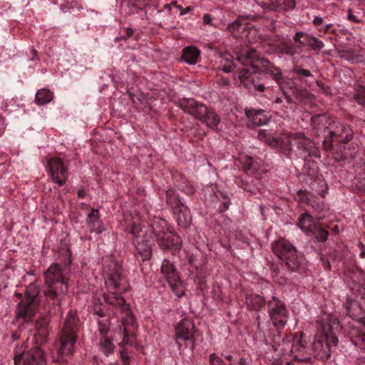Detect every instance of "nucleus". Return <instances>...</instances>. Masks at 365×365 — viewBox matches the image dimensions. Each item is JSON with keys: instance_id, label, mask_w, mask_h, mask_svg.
Segmentation results:
<instances>
[{"instance_id": "nucleus-41", "label": "nucleus", "mask_w": 365, "mask_h": 365, "mask_svg": "<svg viewBox=\"0 0 365 365\" xmlns=\"http://www.w3.org/2000/svg\"><path fill=\"white\" fill-rule=\"evenodd\" d=\"M120 358L122 359L123 361L128 364L130 363V357L128 355V353L125 351V350L122 349L120 351Z\"/></svg>"}, {"instance_id": "nucleus-19", "label": "nucleus", "mask_w": 365, "mask_h": 365, "mask_svg": "<svg viewBox=\"0 0 365 365\" xmlns=\"http://www.w3.org/2000/svg\"><path fill=\"white\" fill-rule=\"evenodd\" d=\"M86 223L91 232L101 233L106 231V227L100 219L98 209L92 208L87 216Z\"/></svg>"}, {"instance_id": "nucleus-32", "label": "nucleus", "mask_w": 365, "mask_h": 365, "mask_svg": "<svg viewBox=\"0 0 365 365\" xmlns=\"http://www.w3.org/2000/svg\"><path fill=\"white\" fill-rule=\"evenodd\" d=\"M247 29V26H245L242 21L240 19L234 21L231 24H228L227 29L232 32L235 36H242V32Z\"/></svg>"}, {"instance_id": "nucleus-53", "label": "nucleus", "mask_w": 365, "mask_h": 365, "mask_svg": "<svg viewBox=\"0 0 365 365\" xmlns=\"http://www.w3.org/2000/svg\"><path fill=\"white\" fill-rule=\"evenodd\" d=\"M133 34V31L131 29L128 28L127 29V31H126V34L128 36H131Z\"/></svg>"}, {"instance_id": "nucleus-45", "label": "nucleus", "mask_w": 365, "mask_h": 365, "mask_svg": "<svg viewBox=\"0 0 365 365\" xmlns=\"http://www.w3.org/2000/svg\"><path fill=\"white\" fill-rule=\"evenodd\" d=\"M359 247H360V257L361 258H365V246L360 242L359 243Z\"/></svg>"}, {"instance_id": "nucleus-27", "label": "nucleus", "mask_w": 365, "mask_h": 365, "mask_svg": "<svg viewBox=\"0 0 365 365\" xmlns=\"http://www.w3.org/2000/svg\"><path fill=\"white\" fill-rule=\"evenodd\" d=\"M267 3L271 9L275 10L277 9H288L294 7L295 4L294 0H269Z\"/></svg>"}, {"instance_id": "nucleus-15", "label": "nucleus", "mask_w": 365, "mask_h": 365, "mask_svg": "<svg viewBox=\"0 0 365 365\" xmlns=\"http://www.w3.org/2000/svg\"><path fill=\"white\" fill-rule=\"evenodd\" d=\"M67 292L68 284L65 280H63L58 281L52 285H48L45 290V295L47 300L51 301L53 304H59Z\"/></svg>"}, {"instance_id": "nucleus-47", "label": "nucleus", "mask_w": 365, "mask_h": 365, "mask_svg": "<svg viewBox=\"0 0 365 365\" xmlns=\"http://www.w3.org/2000/svg\"><path fill=\"white\" fill-rule=\"evenodd\" d=\"M222 355L225 359L230 361V363L233 362L235 360V359H233V356L230 354L225 353V354H223Z\"/></svg>"}, {"instance_id": "nucleus-20", "label": "nucleus", "mask_w": 365, "mask_h": 365, "mask_svg": "<svg viewBox=\"0 0 365 365\" xmlns=\"http://www.w3.org/2000/svg\"><path fill=\"white\" fill-rule=\"evenodd\" d=\"M245 112L249 119V124L253 126L267 125L269 121V118L263 110L245 109Z\"/></svg>"}, {"instance_id": "nucleus-12", "label": "nucleus", "mask_w": 365, "mask_h": 365, "mask_svg": "<svg viewBox=\"0 0 365 365\" xmlns=\"http://www.w3.org/2000/svg\"><path fill=\"white\" fill-rule=\"evenodd\" d=\"M269 314L274 327H284L287 322V312L284 304L275 297L269 303Z\"/></svg>"}, {"instance_id": "nucleus-21", "label": "nucleus", "mask_w": 365, "mask_h": 365, "mask_svg": "<svg viewBox=\"0 0 365 365\" xmlns=\"http://www.w3.org/2000/svg\"><path fill=\"white\" fill-rule=\"evenodd\" d=\"M290 351L294 359L299 361H307L310 359L309 356L305 352V346L301 338L298 336L294 338Z\"/></svg>"}, {"instance_id": "nucleus-6", "label": "nucleus", "mask_w": 365, "mask_h": 365, "mask_svg": "<svg viewBox=\"0 0 365 365\" xmlns=\"http://www.w3.org/2000/svg\"><path fill=\"white\" fill-rule=\"evenodd\" d=\"M180 106L185 112L199 118L209 128H215L220 123V118L217 115L193 98L182 99Z\"/></svg>"}, {"instance_id": "nucleus-40", "label": "nucleus", "mask_w": 365, "mask_h": 365, "mask_svg": "<svg viewBox=\"0 0 365 365\" xmlns=\"http://www.w3.org/2000/svg\"><path fill=\"white\" fill-rule=\"evenodd\" d=\"M229 365H252L251 360H247L244 357L240 358L238 360H235L233 362L229 364Z\"/></svg>"}, {"instance_id": "nucleus-23", "label": "nucleus", "mask_w": 365, "mask_h": 365, "mask_svg": "<svg viewBox=\"0 0 365 365\" xmlns=\"http://www.w3.org/2000/svg\"><path fill=\"white\" fill-rule=\"evenodd\" d=\"M174 213L178 225L187 228L190 225L192 219L187 207L184 205L180 206L178 202L177 207L174 210Z\"/></svg>"}, {"instance_id": "nucleus-25", "label": "nucleus", "mask_w": 365, "mask_h": 365, "mask_svg": "<svg viewBox=\"0 0 365 365\" xmlns=\"http://www.w3.org/2000/svg\"><path fill=\"white\" fill-rule=\"evenodd\" d=\"M200 50L193 46H187L182 51V59L190 65H195L200 58Z\"/></svg>"}, {"instance_id": "nucleus-17", "label": "nucleus", "mask_w": 365, "mask_h": 365, "mask_svg": "<svg viewBox=\"0 0 365 365\" xmlns=\"http://www.w3.org/2000/svg\"><path fill=\"white\" fill-rule=\"evenodd\" d=\"M318 225L319 220L308 213H304L298 218L297 225L307 236H314Z\"/></svg>"}, {"instance_id": "nucleus-38", "label": "nucleus", "mask_w": 365, "mask_h": 365, "mask_svg": "<svg viewBox=\"0 0 365 365\" xmlns=\"http://www.w3.org/2000/svg\"><path fill=\"white\" fill-rule=\"evenodd\" d=\"M351 341L356 346L365 349V336L364 334H359L357 336L352 338Z\"/></svg>"}, {"instance_id": "nucleus-4", "label": "nucleus", "mask_w": 365, "mask_h": 365, "mask_svg": "<svg viewBox=\"0 0 365 365\" xmlns=\"http://www.w3.org/2000/svg\"><path fill=\"white\" fill-rule=\"evenodd\" d=\"M104 299L106 303L115 307L123 315L121 317V325L115 331L122 339V342L119 343V346L126 344L136 346L137 344L134 341V338L138 325L130 310L129 305L125 304V299L121 296L113 292L105 294Z\"/></svg>"}, {"instance_id": "nucleus-30", "label": "nucleus", "mask_w": 365, "mask_h": 365, "mask_svg": "<svg viewBox=\"0 0 365 365\" xmlns=\"http://www.w3.org/2000/svg\"><path fill=\"white\" fill-rule=\"evenodd\" d=\"M263 297L257 294H250L246 297V303L251 309H259L263 304Z\"/></svg>"}, {"instance_id": "nucleus-26", "label": "nucleus", "mask_w": 365, "mask_h": 365, "mask_svg": "<svg viewBox=\"0 0 365 365\" xmlns=\"http://www.w3.org/2000/svg\"><path fill=\"white\" fill-rule=\"evenodd\" d=\"M53 98V93L48 89L38 90L35 96V101L38 105H44L49 103Z\"/></svg>"}, {"instance_id": "nucleus-49", "label": "nucleus", "mask_w": 365, "mask_h": 365, "mask_svg": "<svg viewBox=\"0 0 365 365\" xmlns=\"http://www.w3.org/2000/svg\"><path fill=\"white\" fill-rule=\"evenodd\" d=\"M322 262H323V265H324V268L326 269L329 270L331 267L329 262L324 260V259H322Z\"/></svg>"}, {"instance_id": "nucleus-24", "label": "nucleus", "mask_w": 365, "mask_h": 365, "mask_svg": "<svg viewBox=\"0 0 365 365\" xmlns=\"http://www.w3.org/2000/svg\"><path fill=\"white\" fill-rule=\"evenodd\" d=\"M258 138L259 140L264 142L265 143L273 148L279 146L285 148L286 146V140L284 138H276L271 133H268L265 130H259Z\"/></svg>"}, {"instance_id": "nucleus-9", "label": "nucleus", "mask_w": 365, "mask_h": 365, "mask_svg": "<svg viewBox=\"0 0 365 365\" xmlns=\"http://www.w3.org/2000/svg\"><path fill=\"white\" fill-rule=\"evenodd\" d=\"M160 272L175 294L178 297L183 296L185 294L183 282L180 279L175 264L165 259L162 262Z\"/></svg>"}, {"instance_id": "nucleus-46", "label": "nucleus", "mask_w": 365, "mask_h": 365, "mask_svg": "<svg viewBox=\"0 0 365 365\" xmlns=\"http://www.w3.org/2000/svg\"><path fill=\"white\" fill-rule=\"evenodd\" d=\"M314 24L319 26L323 23V19L319 16H316L313 20Z\"/></svg>"}, {"instance_id": "nucleus-34", "label": "nucleus", "mask_w": 365, "mask_h": 365, "mask_svg": "<svg viewBox=\"0 0 365 365\" xmlns=\"http://www.w3.org/2000/svg\"><path fill=\"white\" fill-rule=\"evenodd\" d=\"M354 96L358 103L365 105V83L357 87Z\"/></svg>"}, {"instance_id": "nucleus-28", "label": "nucleus", "mask_w": 365, "mask_h": 365, "mask_svg": "<svg viewBox=\"0 0 365 365\" xmlns=\"http://www.w3.org/2000/svg\"><path fill=\"white\" fill-rule=\"evenodd\" d=\"M100 350L107 356L113 353L115 346L107 336H102L99 341Z\"/></svg>"}, {"instance_id": "nucleus-3", "label": "nucleus", "mask_w": 365, "mask_h": 365, "mask_svg": "<svg viewBox=\"0 0 365 365\" xmlns=\"http://www.w3.org/2000/svg\"><path fill=\"white\" fill-rule=\"evenodd\" d=\"M339 327V321L329 314H324L322 317V324L315 335L312 344V351L314 357L327 360L331 356L332 347L338 344L336 330Z\"/></svg>"}, {"instance_id": "nucleus-33", "label": "nucleus", "mask_w": 365, "mask_h": 365, "mask_svg": "<svg viewBox=\"0 0 365 365\" xmlns=\"http://www.w3.org/2000/svg\"><path fill=\"white\" fill-rule=\"evenodd\" d=\"M220 63L222 65V70L225 73H230L232 67L235 66L233 58L228 53H224L221 56Z\"/></svg>"}, {"instance_id": "nucleus-48", "label": "nucleus", "mask_w": 365, "mask_h": 365, "mask_svg": "<svg viewBox=\"0 0 365 365\" xmlns=\"http://www.w3.org/2000/svg\"><path fill=\"white\" fill-rule=\"evenodd\" d=\"M211 20H212L211 17L209 14H205L203 16V21L205 24H210Z\"/></svg>"}, {"instance_id": "nucleus-18", "label": "nucleus", "mask_w": 365, "mask_h": 365, "mask_svg": "<svg viewBox=\"0 0 365 365\" xmlns=\"http://www.w3.org/2000/svg\"><path fill=\"white\" fill-rule=\"evenodd\" d=\"M108 279H106L105 284L108 289H115L119 285V282L121 279L122 268L118 263L112 264V269L106 267L104 269Z\"/></svg>"}, {"instance_id": "nucleus-11", "label": "nucleus", "mask_w": 365, "mask_h": 365, "mask_svg": "<svg viewBox=\"0 0 365 365\" xmlns=\"http://www.w3.org/2000/svg\"><path fill=\"white\" fill-rule=\"evenodd\" d=\"M38 302L21 300L16 309L15 321L25 328L33 322L36 313Z\"/></svg>"}, {"instance_id": "nucleus-63", "label": "nucleus", "mask_w": 365, "mask_h": 365, "mask_svg": "<svg viewBox=\"0 0 365 365\" xmlns=\"http://www.w3.org/2000/svg\"><path fill=\"white\" fill-rule=\"evenodd\" d=\"M348 312H349V314H351V310L350 309L348 310Z\"/></svg>"}, {"instance_id": "nucleus-14", "label": "nucleus", "mask_w": 365, "mask_h": 365, "mask_svg": "<svg viewBox=\"0 0 365 365\" xmlns=\"http://www.w3.org/2000/svg\"><path fill=\"white\" fill-rule=\"evenodd\" d=\"M328 133L329 137L327 136L326 139L323 140L324 144L329 143V140L331 142L337 141L346 143L352 138L349 130L336 121H333L331 128H328Z\"/></svg>"}, {"instance_id": "nucleus-37", "label": "nucleus", "mask_w": 365, "mask_h": 365, "mask_svg": "<svg viewBox=\"0 0 365 365\" xmlns=\"http://www.w3.org/2000/svg\"><path fill=\"white\" fill-rule=\"evenodd\" d=\"M347 20L352 23H359L361 21V15L359 12L355 14L352 9H349Z\"/></svg>"}, {"instance_id": "nucleus-1", "label": "nucleus", "mask_w": 365, "mask_h": 365, "mask_svg": "<svg viewBox=\"0 0 365 365\" xmlns=\"http://www.w3.org/2000/svg\"><path fill=\"white\" fill-rule=\"evenodd\" d=\"M130 232L134 237L135 248L143 260L150 259L154 238L163 249L173 247L178 250L181 246L179 236L170 230L167 221L161 217H155L151 225H146L135 218Z\"/></svg>"}, {"instance_id": "nucleus-57", "label": "nucleus", "mask_w": 365, "mask_h": 365, "mask_svg": "<svg viewBox=\"0 0 365 365\" xmlns=\"http://www.w3.org/2000/svg\"><path fill=\"white\" fill-rule=\"evenodd\" d=\"M276 103H279L281 102L279 98H277L276 100H275Z\"/></svg>"}, {"instance_id": "nucleus-2", "label": "nucleus", "mask_w": 365, "mask_h": 365, "mask_svg": "<svg viewBox=\"0 0 365 365\" xmlns=\"http://www.w3.org/2000/svg\"><path fill=\"white\" fill-rule=\"evenodd\" d=\"M237 61L242 65L251 66L252 71L247 68H242L238 75L240 83L248 89L255 88L260 92L264 90L263 84L255 81V73L270 74L277 81L282 78L279 69L273 66L266 59L259 58L255 48H247L245 51L237 53Z\"/></svg>"}, {"instance_id": "nucleus-22", "label": "nucleus", "mask_w": 365, "mask_h": 365, "mask_svg": "<svg viewBox=\"0 0 365 365\" xmlns=\"http://www.w3.org/2000/svg\"><path fill=\"white\" fill-rule=\"evenodd\" d=\"M65 280L62 270L58 264L51 265L45 273V282L47 286L52 285L58 281Z\"/></svg>"}, {"instance_id": "nucleus-13", "label": "nucleus", "mask_w": 365, "mask_h": 365, "mask_svg": "<svg viewBox=\"0 0 365 365\" xmlns=\"http://www.w3.org/2000/svg\"><path fill=\"white\" fill-rule=\"evenodd\" d=\"M46 170L53 182L62 186L68 178V171L59 158H53L47 161Z\"/></svg>"}, {"instance_id": "nucleus-61", "label": "nucleus", "mask_w": 365, "mask_h": 365, "mask_svg": "<svg viewBox=\"0 0 365 365\" xmlns=\"http://www.w3.org/2000/svg\"><path fill=\"white\" fill-rule=\"evenodd\" d=\"M33 51H34V55L36 56V51L33 50Z\"/></svg>"}, {"instance_id": "nucleus-36", "label": "nucleus", "mask_w": 365, "mask_h": 365, "mask_svg": "<svg viewBox=\"0 0 365 365\" xmlns=\"http://www.w3.org/2000/svg\"><path fill=\"white\" fill-rule=\"evenodd\" d=\"M314 235H315L317 242H324L328 237L329 232L326 230L322 229L318 225L316 233Z\"/></svg>"}, {"instance_id": "nucleus-5", "label": "nucleus", "mask_w": 365, "mask_h": 365, "mask_svg": "<svg viewBox=\"0 0 365 365\" xmlns=\"http://www.w3.org/2000/svg\"><path fill=\"white\" fill-rule=\"evenodd\" d=\"M78 330V319L76 314L70 311L65 319L58 348L60 356H70L73 353L74 345L76 342V332Z\"/></svg>"}, {"instance_id": "nucleus-50", "label": "nucleus", "mask_w": 365, "mask_h": 365, "mask_svg": "<svg viewBox=\"0 0 365 365\" xmlns=\"http://www.w3.org/2000/svg\"><path fill=\"white\" fill-rule=\"evenodd\" d=\"M304 34L302 33V32H297L296 33L295 36H294V40L295 41H298L300 39L301 36H304Z\"/></svg>"}, {"instance_id": "nucleus-56", "label": "nucleus", "mask_w": 365, "mask_h": 365, "mask_svg": "<svg viewBox=\"0 0 365 365\" xmlns=\"http://www.w3.org/2000/svg\"><path fill=\"white\" fill-rule=\"evenodd\" d=\"M167 195H168V194H167ZM167 202L168 203L170 204L171 203V199L170 197H168V196H167Z\"/></svg>"}, {"instance_id": "nucleus-35", "label": "nucleus", "mask_w": 365, "mask_h": 365, "mask_svg": "<svg viewBox=\"0 0 365 365\" xmlns=\"http://www.w3.org/2000/svg\"><path fill=\"white\" fill-rule=\"evenodd\" d=\"M98 331L102 336H106L110 330V323L107 319H101L98 322Z\"/></svg>"}, {"instance_id": "nucleus-58", "label": "nucleus", "mask_w": 365, "mask_h": 365, "mask_svg": "<svg viewBox=\"0 0 365 365\" xmlns=\"http://www.w3.org/2000/svg\"><path fill=\"white\" fill-rule=\"evenodd\" d=\"M16 296L17 297H21V294H16Z\"/></svg>"}, {"instance_id": "nucleus-31", "label": "nucleus", "mask_w": 365, "mask_h": 365, "mask_svg": "<svg viewBox=\"0 0 365 365\" xmlns=\"http://www.w3.org/2000/svg\"><path fill=\"white\" fill-rule=\"evenodd\" d=\"M38 293L39 289L38 286L35 284H30L26 289L25 297L22 300L37 302L36 297Z\"/></svg>"}, {"instance_id": "nucleus-44", "label": "nucleus", "mask_w": 365, "mask_h": 365, "mask_svg": "<svg viewBox=\"0 0 365 365\" xmlns=\"http://www.w3.org/2000/svg\"><path fill=\"white\" fill-rule=\"evenodd\" d=\"M325 119L326 117L324 115L317 116L312 119V125L314 126L317 121H323Z\"/></svg>"}, {"instance_id": "nucleus-7", "label": "nucleus", "mask_w": 365, "mask_h": 365, "mask_svg": "<svg viewBox=\"0 0 365 365\" xmlns=\"http://www.w3.org/2000/svg\"><path fill=\"white\" fill-rule=\"evenodd\" d=\"M274 253L292 271L299 267V259L295 247L288 241L280 239L272 245Z\"/></svg>"}, {"instance_id": "nucleus-16", "label": "nucleus", "mask_w": 365, "mask_h": 365, "mask_svg": "<svg viewBox=\"0 0 365 365\" xmlns=\"http://www.w3.org/2000/svg\"><path fill=\"white\" fill-rule=\"evenodd\" d=\"M292 144L296 145L297 148L303 152H308L314 147L313 141L302 133H294L286 137L285 149L290 151Z\"/></svg>"}, {"instance_id": "nucleus-52", "label": "nucleus", "mask_w": 365, "mask_h": 365, "mask_svg": "<svg viewBox=\"0 0 365 365\" xmlns=\"http://www.w3.org/2000/svg\"><path fill=\"white\" fill-rule=\"evenodd\" d=\"M359 189L360 190H365V183H362L361 182H359L358 185H357Z\"/></svg>"}, {"instance_id": "nucleus-8", "label": "nucleus", "mask_w": 365, "mask_h": 365, "mask_svg": "<svg viewBox=\"0 0 365 365\" xmlns=\"http://www.w3.org/2000/svg\"><path fill=\"white\" fill-rule=\"evenodd\" d=\"M16 365H47L43 351L38 346L26 350L25 346H17L14 356Z\"/></svg>"}, {"instance_id": "nucleus-60", "label": "nucleus", "mask_w": 365, "mask_h": 365, "mask_svg": "<svg viewBox=\"0 0 365 365\" xmlns=\"http://www.w3.org/2000/svg\"><path fill=\"white\" fill-rule=\"evenodd\" d=\"M223 83H224L225 84H227V83H228V81H223Z\"/></svg>"}, {"instance_id": "nucleus-59", "label": "nucleus", "mask_w": 365, "mask_h": 365, "mask_svg": "<svg viewBox=\"0 0 365 365\" xmlns=\"http://www.w3.org/2000/svg\"><path fill=\"white\" fill-rule=\"evenodd\" d=\"M225 208L227 209L228 208V205L227 203H225Z\"/></svg>"}, {"instance_id": "nucleus-42", "label": "nucleus", "mask_w": 365, "mask_h": 365, "mask_svg": "<svg viewBox=\"0 0 365 365\" xmlns=\"http://www.w3.org/2000/svg\"><path fill=\"white\" fill-rule=\"evenodd\" d=\"M295 72L297 74L303 76H312L311 72L306 69H297V70H295Z\"/></svg>"}, {"instance_id": "nucleus-43", "label": "nucleus", "mask_w": 365, "mask_h": 365, "mask_svg": "<svg viewBox=\"0 0 365 365\" xmlns=\"http://www.w3.org/2000/svg\"><path fill=\"white\" fill-rule=\"evenodd\" d=\"M93 312L99 317H103L104 314L101 307L98 305H95L93 309Z\"/></svg>"}, {"instance_id": "nucleus-62", "label": "nucleus", "mask_w": 365, "mask_h": 365, "mask_svg": "<svg viewBox=\"0 0 365 365\" xmlns=\"http://www.w3.org/2000/svg\"><path fill=\"white\" fill-rule=\"evenodd\" d=\"M354 306H356L357 307H359V306L357 304H353Z\"/></svg>"}, {"instance_id": "nucleus-10", "label": "nucleus", "mask_w": 365, "mask_h": 365, "mask_svg": "<svg viewBox=\"0 0 365 365\" xmlns=\"http://www.w3.org/2000/svg\"><path fill=\"white\" fill-rule=\"evenodd\" d=\"M196 329L193 322L189 319H182L175 327V341L178 349H181L182 346V342H185L186 345L193 346L195 337V334Z\"/></svg>"}, {"instance_id": "nucleus-55", "label": "nucleus", "mask_w": 365, "mask_h": 365, "mask_svg": "<svg viewBox=\"0 0 365 365\" xmlns=\"http://www.w3.org/2000/svg\"><path fill=\"white\" fill-rule=\"evenodd\" d=\"M331 26V24H328L325 26L324 29H323V31H327Z\"/></svg>"}, {"instance_id": "nucleus-51", "label": "nucleus", "mask_w": 365, "mask_h": 365, "mask_svg": "<svg viewBox=\"0 0 365 365\" xmlns=\"http://www.w3.org/2000/svg\"><path fill=\"white\" fill-rule=\"evenodd\" d=\"M77 195H78V197L83 198V197H85L86 193H85L84 190H80L78 191Z\"/></svg>"}, {"instance_id": "nucleus-39", "label": "nucleus", "mask_w": 365, "mask_h": 365, "mask_svg": "<svg viewBox=\"0 0 365 365\" xmlns=\"http://www.w3.org/2000/svg\"><path fill=\"white\" fill-rule=\"evenodd\" d=\"M210 363L211 365H223V361L215 354L210 355Z\"/></svg>"}, {"instance_id": "nucleus-54", "label": "nucleus", "mask_w": 365, "mask_h": 365, "mask_svg": "<svg viewBox=\"0 0 365 365\" xmlns=\"http://www.w3.org/2000/svg\"><path fill=\"white\" fill-rule=\"evenodd\" d=\"M316 43H317V46L318 47H319V48H322V47H323V46H324V44H323L322 41H321L317 40V41H316Z\"/></svg>"}, {"instance_id": "nucleus-29", "label": "nucleus", "mask_w": 365, "mask_h": 365, "mask_svg": "<svg viewBox=\"0 0 365 365\" xmlns=\"http://www.w3.org/2000/svg\"><path fill=\"white\" fill-rule=\"evenodd\" d=\"M48 319L46 317H42L36 322V331L43 338V340H45L48 336Z\"/></svg>"}]
</instances>
